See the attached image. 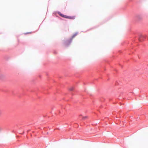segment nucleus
Segmentation results:
<instances>
[{
  "label": "nucleus",
  "mask_w": 148,
  "mask_h": 148,
  "mask_svg": "<svg viewBox=\"0 0 148 148\" xmlns=\"http://www.w3.org/2000/svg\"><path fill=\"white\" fill-rule=\"evenodd\" d=\"M58 14L62 18H72L71 17H69L68 16H66V15H64L62 14L60 12H58Z\"/></svg>",
  "instance_id": "nucleus-1"
},
{
  "label": "nucleus",
  "mask_w": 148,
  "mask_h": 148,
  "mask_svg": "<svg viewBox=\"0 0 148 148\" xmlns=\"http://www.w3.org/2000/svg\"><path fill=\"white\" fill-rule=\"evenodd\" d=\"M144 36L142 35H140L139 36V40L140 41H142V39L144 38Z\"/></svg>",
  "instance_id": "nucleus-2"
},
{
  "label": "nucleus",
  "mask_w": 148,
  "mask_h": 148,
  "mask_svg": "<svg viewBox=\"0 0 148 148\" xmlns=\"http://www.w3.org/2000/svg\"><path fill=\"white\" fill-rule=\"evenodd\" d=\"M73 89H74V87H71L69 88V90L70 91H72L73 90Z\"/></svg>",
  "instance_id": "nucleus-3"
},
{
  "label": "nucleus",
  "mask_w": 148,
  "mask_h": 148,
  "mask_svg": "<svg viewBox=\"0 0 148 148\" xmlns=\"http://www.w3.org/2000/svg\"><path fill=\"white\" fill-rule=\"evenodd\" d=\"M86 118V116H85L84 117L83 119H84L85 118Z\"/></svg>",
  "instance_id": "nucleus-4"
},
{
  "label": "nucleus",
  "mask_w": 148,
  "mask_h": 148,
  "mask_svg": "<svg viewBox=\"0 0 148 148\" xmlns=\"http://www.w3.org/2000/svg\"><path fill=\"white\" fill-rule=\"evenodd\" d=\"M1 114V111L0 110V115Z\"/></svg>",
  "instance_id": "nucleus-5"
}]
</instances>
